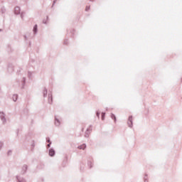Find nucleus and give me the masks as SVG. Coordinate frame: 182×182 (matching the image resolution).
Returning a JSON list of instances; mask_svg holds the SVG:
<instances>
[{
	"mask_svg": "<svg viewBox=\"0 0 182 182\" xmlns=\"http://www.w3.org/2000/svg\"><path fill=\"white\" fill-rule=\"evenodd\" d=\"M0 32H2V29L0 28Z\"/></svg>",
	"mask_w": 182,
	"mask_h": 182,
	"instance_id": "nucleus-33",
	"label": "nucleus"
},
{
	"mask_svg": "<svg viewBox=\"0 0 182 182\" xmlns=\"http://www.w3.org/2000/svg\"><path fill=\"white\" fill-rule=\"evenodd\" d=\"M32 75H33V73L31 72V71H29V72L28 73V77L29 79H32Z\"/></svg>",
	"mask_w": 182,
	"mask_h": 182,
	"instance_id": "nucleus-16",
	"label": "nucleus"
},
{
	"mask_svg": "<svg viewBox=\"0 0 182 182\" xmlns=\"http://www.w3.org/2000/svg\"><path fill=\"white\" fill-rule=\"evenodd\" d=\"M26 170H28V165H23L21 169V174H25L26 173Z\"/></svg>",
	"mask_w": 182,
	"mask_h": 182,
	"instance_id": "nucleus-5",
	"label": "nucleus"
},
{
	"mask_svg": "<svg viewBox=\"0 0 182 182\" xmlns=\"http://www.w3.org/2000/svg\"><path fill=\"white\" fill-rule=\"evenodd\" d=\"M97 117H98V119H99V117H100V112H97Z\"/></svg>",
	"mask_w": 182,
	"mask_h": 182,
	"instance_id": "nucleus-25",
	"label": "nucleus"
},
{
	"mask_svg": "<svg viewBox=\"0 0 182 182\" xmlns=\"http://www.w3.org/2000/svg\"><path fill=\"white\" fill-rule=\"evenodd\" d=\"M52 102H53V98L52 97V94H48V103L52 105Z\"/></svg>",
	"mask_w": 182,
	"mask_h": 182,
	"instance_id": "nucleus-8",
	"label": "nucleus"
},
{
	"mask_svg": "<svg viewBox=\"0 0 182 182\" xmlns=\"http://www.w3.org/2000/svg\"><path fill=\"white\" fill-rule=\"evenodd\" d=\"M105 116H106V113L102 112V119L105 120Z\"/></svg>",
	"mask_w": 182,
	"mask_h": 182,
	"instance_id": "nucleus-18",
	"label": "nucleus"
},
{
	"mask_svg": "<svg viewBox=\"0 0 182 182\" xmlns=\"http://www.w3.org/2000/svg\"><path fill=\"white\" fill-rule=\"evenodd\" d=\"M28 35H31V33H28Z\"/></svg>",
	"mask_w": 182,
	"mask_h": 182,
	"instance_id": "nucleus-34",
	"label": "nucleus"
},
{
	"mask_svg": "<svg viewBox=\"0 0 182 182\" xmlns=\"http://www.w3.org/2000/svg\"><path fill=\"white\" fill-rule=\"evenodd\" d=\"M55 4H56V0H54L53 2V6H55Z\"/></svg>",
	"mask_w": 182,
	"mask_h": 182,
	"instance_id": "nucleus-28",
	"label": "nucleus"
},
{
	"mask_svg": "<svg viewBox=\"0 0 182 182\" xmlns=\"http://www.w3.org/2000/svg\"><path fill=\"white\" fill-rule=\"evenodd\" d=\"M90 1H93V0H90Z\"/></svg>",
	"mask_w": 182,
	"mask_h": 182,
	"instance_id": "nucleus-35",
	"label": "nucleus"
},
{
	"mask_svg": "<svg viewBox=\"0 0 182 182\" xmlns=\"http://www.w3.org/2000/svg\"><path fill=\"white\" fill-rule=\"evenodd\" d=\"M55 124L58 127V126H60V120L58 119L56 117H55Z\"/></svg>",
	"mask_w": 182,
	"mask_h": 182,
	"instance_id": "nucleus-7",
	"label": "nucleus"
},
{
	"mask_svg": "<svg viewBox=\"0 0 182 182\" xmlns=\"http://www.w3.org/2000/svg\"><path fill=\"white\" fill-rule=\"evenodd\" d=\"M12 154V151H8V154Z\"/></svg>",
	"mask_w": 182,
	"mask_h": 182,
	"instance_id": "nucleus-30",
	"label": "nucleus"
},
{
	"mask_svg": "<svg viewBox=\"0 0 182 182\" xmlns=\"http://www.w3.org/2000/svg\"><path fill=\"white\" fill-rule=\"evenodd\" d=\"M78 149H80V150H85V149H86V144H83L82 145L79 146Z\"/></svg>",
	"mask_w": 182,
	"mask_h": 182,
	"instance_id": "nucleus-12",
	"label": "nucleus"
},
{
	"mask_svg": "<svg viewBox=\"0 0 182 182\" xmlns=\"http://www.w3.org/2000/svg\"><path fill=\"white\" fill-rule=\"evenodd\" d=\"M64 43H65V45H68V43L66 42V41H64Z\"/></svg>",
	"mask_w": 182,
	"mask_h": 182,
	"instance_id": "nucleus-32",
	"label": "nucleus"
},
{
	"mask_svg": "<svg viewBox=\"0 0 182 182\" xmlns=\"http://www.w3.org/2000/svg\"><path fill=\"white\" fill-rule=\"evenodd\" d=\"M129 127H133V116H129L127 122Z\"/></svg>",
	"mask_w": 182,
	"mask_h": 182,
	"instance_id": "nucleus-2",
	"label": "nucleus"
},
{
	"mask_svg": "<svg viewBox=\"0 0 182 182\" xmlns=\"http://www.w3.org/2000/svg\"><path fill=\"white\" fill-rule=\"evenodd\" d=\"M16 180L18 182H26V179H25L23 177H20V176H16Z\"/></svg>",
	"mask_w": 182,
	"mask_h": 182,
	"instance_id": "nucleus-6",
	"label": "nucleus"
},
{
	"mask_svg": "<svg viewBox=\"0 0 182 182\" xmlns=\"http://www.w3.org/2000/svg\"><path fill=\"white\" fill-rule=\"evenodd\" d=\"M26 12L25 11H22L21 13H20V16H21V19L23 21V18H24V16H25V15H26Z\"/></svg>",
	"mask_w": 182,
	"mask_h": 182,
	"instance_id": "nucleus-15",
	"label": "nucleus"
},
{
	"mask_svg": "<svg viewBox=\"0 0 182 182\" xmlns=\"http://www.w3.org/2000/svg\"><path fill=\"white\" fill-rule=\"evenodd\" d=\"M48 21H49V16H47L46 19L43 20V23H44L45 25H47Z\"/></svg>",
	"mask_w": 182,
	"mask_h": 182,
	"instance_id": "nucleus-14",
	"label": "nucleus"
},
{
	"mask_svg": "<svg viewBox=\"0 0 182 182\" xmlns=\"http://www.w3.org/2000/svg\"><path fill=\"white\" fill-rule=\"evenodd\" d=\"M4 147V142L0 141V150Z\"/></svg>",
	"mask_w": 182,
	"mask_h": 182,
	"instance_id": "nucleus-20",
	"label": "nucleus"
},
{
	"mask_svg": "<svg viewBox=\"0 0 182 182\" xmlns=\"http://www.w3.org/2000/svg\"><path fill=\"white\" fill-rule=\"evenodd\" d=\"M9 72L11 73L14 72V68L12 67H9L8 69Z\"/></svg>",
	"mask_w": 182,
	"mask_h": 182,
	"instance_id": "nucleus-19",
	"label": "nucleus"
},
{
	"mask_svg": "<svg viewBox=\"0 0 182 182\" xmlns=\"http://www.w3.org/2000/svg\"><path fill=\"white\" fill-rule=\"evenodd\" d=\"M89 9H90V6L86 7L85 11H89Z\"/></svg>",
	"mask_w": 182,
	"mask_h": 182,
	"instance_id": "nucleus-27",
	"label": "nucleus"
},
{
	"mask_svg": "<svg viewBox=\"0 0 182 182\" xmlns=\"http://www.w3.org/2000/svg\"><path fill=\"white\" fill-rule=\"evenodd\" d=\"M25 41H28V38L26 36H24Z\"/></svg>",
	"mask_w": 182,
	"mask_h": 182,
	"instance_id": "nucleus-29",
	"label": "nucleus"
},
{
	"mask_svg": "<svg viewBox=\"0 0 182 182\" xmlns=\"http://www.w3.org/2000/svg\"><path fill=\"white\" fill-rule=\"evenodd\" d=\"M88 166H90V168H92V162H88Z\"/></svg>",
	"mask_w": 182,
	"mask_h": 182,
	"instance_id": "nucleus-26",
	"label": "nucleus"
},
{
	"mask_svg": "<svg viewBox=\"0 0 182 182\" xmlns=\"http://www.w3.org/2000/svg\"><path fill=\"white\" fill-rule=\"evenodd\" d=\"M5 12H6V10L5 9V8H2L1 9V13L5 14Z\"/></svg>",
	"mask_w": 182,
	"mask_h": 182,
	"instance_id": "nucleus-22",
	"label": "nucleus"
},
{
	"mask_svg": "<svg viewBox=\"0 0 182 182\" xmlns=\"http://www.w3.org/2000/svg\"><path fill=\"white\" fill-rule=\"evenodd\" d=\"M6 115L4 113V112H0V119L3 123L5 124L6 123V118L5 117Z\"/></svg>",
	"mask_w": 182,
	"mask_h": 182,
	"instance_id": "nucleus-1",
	"label": "nucleus"
},
{
	"mask_svg": "<svg viewBox=\"0 0 182 182\" xmlns=\"http://www.w3.org/2000/svg\"><path fill=\"white\" fill-rule=\"evenodd\" d=\"M46 141H47V143L52 144V142L50 141V139L49 138H46Z\"/></svg>",
	"mask_w": 182,
	"mask_h": 182,
	"instance_id": "nucleus-23",
	"label": "nucleus"
},
{
	"mask_svg": "<svg viewBox=\"0 0 182 182\" xmlns=\"http://www.w3.org/2000/svg\"><path fill=\"white\" fill-rule=\"evenodd\" d=\"M49 156H50V157H53V156H55V149H50L49 150Z\"/></svg>",
	"mask_w": 182,
	"mask_h": 182,
	"instance_id": "nucleus-9",
	"label": "nucleus"
},
{
	"mask_svg": "<svg viewBox=\"0 0 182 182\" xmlns=\"http://www.w3.org/2000/svg\"><path fill=\"white\" fill-rule=\"evenodd\" d=\"M92 133V125H90L86 130L85 134V137H89V134Z\"/></svg>",
	"mask_w": 182,
	"mask_h": 182,
	"instance_id": "nucleus-3",
	"label": "nucleus"
},
{
	"mask_svg": "<svg viewBox=\"0 0 182 182\" xmlns=\"http://www.w3.org/2000/svg\"><path fill=\"white\" fill-rule=\"evenodd\" d=\"M43 97H46V96H48V89H46V87H44L43 90Z\"/></svg>",
	"mask_w": 182,
	"mask_h": 182,
	"instance_id": "nucleus-10",
	"label": "nucleus"
},
{
	"mask_svg": "<svg viewBox=\"0 0 182 182\" xmlns=\"http://www.w3.org/2000/svg\"><path fill=\"white\" fill-rule=\"evenodd\" d=\"M12 100H13L14 102H16V100H18V95H16V94L13 95V96H12Z\"/></svg>",
	"mask_w": 182,
	"mask_h": 182,
	"instance_id": "nucleus-13",
	"label": "nucleus"
},
{
	"mask_svg": "<svg viewBox=\"0 0 182 182\" xmlns=\"http://www.w3.org/2000/svg\"><path fill=\"white\" fill-rule=\"evenodd\" d=\"M25 82H26V78L23 77V86H25Z\"/></svg>",
	"mask_w": 182,
	"mask_h": 182,
	"instance_id": "nucleus-21",
	"label": "nucleus"
},
{
	"mask_svg": "<svg viewBox=\"0 0 182 182\" xmlns=\"http://www.w3.org/2000/svg\"><path fill=\"white\" fill-rule=\"evenodd\" d=\"M33 33H38V25H35L34 27H33Z\"/></svg>",
	"mask_w": 182,
	"mask_h": 182,
	"instance_id": "nucleus-11",
	"label": "nucleus"
},
{
	"mask_svg": "<svg viewBox=\"0 0 182 182\" xmlns=\"http://www.w3.org/2000/svg\"><path fill=\"white\" fill-rule=\"evenodd\" d=\"M144 178V182H149V181L147 180V176H145Z\"/></svg>",
	"mask_w": 182,
	"mask_h": 182,
	"instance_id": "nucleus-24",
	"label": "nucleus"
},
{
	"mask_svg": "<svg viewBox=\"0 0 182 182\" xmlns=\"http://www.w3.org/2000/svg\"><path fill=\"white\" fill-rule=\"evenodd\" d=\"M0 90H1V88H0Z\"/></svg>",
	"mask_w": 182,
	"mask_h": 182,
	"instance_id": "nucleus-36",
	"label": "nucleus"
},
{
	"mask_svg": "<svg viewBox=\"0 0 182 182\" xmlns=\"http://www.w3.org/2000/svg\"><path fill=\"white\" fill-rule=\"evenodd\" d=\"M14 14H15V15H20L21 14V7L16 6L14 8Z\"/></svg>",
	"mask_w": 182,
	"mask_h": 182,
	"instance_id": "nucleus-4",
	"label": "nucleus"
},
{
	"mask_svg": "<svg viewBox=\"0 0 182 182\" xmlns=\"http://www.w3.org/2000/svg\"><path fill=\"white\" fill-rule=\"evenodd\" d=\"M111 118L116 122V115H114V114H111Z\"/></svg>",
	"mask_w": 182,
	"mask_h": 182,
	"instance_id": "nucleus-17",
	"label": "nucleus"
},
{
	"mask_svg": "<svg viewBox=\"0 0 182 182\" xmlns=\"http://www.w3.org/2000/svg\"><path fill=\"white\" fill-rule=\"evenodd\" d=\"M50 144H48L47 145V147H48V148L50 147Z\"/></svg>",
	"mask_w": 182,
	"mask_h": 182,
	"instance_id": "nucleus-31",
	"label": "nucleus"
}]
</instances>
